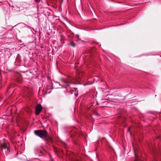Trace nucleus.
<instances>
[{
	"label": "nucleus",
	"mask_w": 161,
	"mask_h": 161,
	"mask_svg": "<svg viewBox=\"0 0 161 161\" xmlns=\"http://www.w3.org/2000/svg\"><path fill=\"white\" fill-rule=\"evenodd\" d=\"M34 132L36 136L45 139L47 137V133L45 130H35Z\"/></svg>",
	"instance_id": "obj_1"
},
{
	"label": "nucleus",
	"mask_w": 161,
	"mask_h": 161,
	"mask_svg": "<svg viewBox=\"0 0 161 161\" xmlns=\"http://www.w3.org/2000/svg\"><path fill=\"white\" fill-rule=\"evenodd\" d=\"M72 79L70 77L66 78L61 77L59 79V81L61 83H63L67 87L69 86L70 84L72 83Z\"/></svg>",
	"instance_id": "obj_2"
},
{
	"label": "nucleus",
	"mask_w": 161,
	"mask_h": 161,
	"mask_svg": "<svg viewBox=\"0 0 161 161\" xmlns=\"http://www.w3.org/2000/svg\"><path fill=\"white\" fill-rule=\"evenodd\" d=\"M42 106L40 104L37 105L36 108L35 114L37 115H39L40 113L42 111Z\"/></svg>",
	"instance_id": "obj_3"
},
{
	"label": "nucleus",
	"mask_w": 161,
	"mask_h": 161,
	"mask_svg": "<svg viewBox=\"0 0 161 161\" xmlns=\"http://www.w3.org/2000/svg\"><path fill=\"white\" fill-rule=\"evenodd\" d=\"M1 147L2 150H9V147L5 144V142L1 145Z\"/></svg>",
	"instance_id": "obj_4"
},
{
	"label": "nucleus",
	"mask_w": 161,
	"mask_h": 161,
	"mask_svg": "<svg viewBox=\"0 0 161 161\" xmlns=\"http://www.w3.org/2000/svg\"><path fill=\"white\" fill-rule=\"evenodd\" d=\"M69 45L73 47H75V44L73 42H72L71 43L69 44Z\"/></svg>",
	"instance_id": "obj_5"
},
{
	"label": "nucleus",
	"mask_w": 161,
	"mask_h": 161,
	"mask_svg": "<svg viewBox=\"0 0 161 161\" xmlns=\"http://www.w3.org/2000/svg\"><path fill=\"white\" fill-rule=\"evenodd\" d=\"M14 86H15L14 85L12 84L10 85V86L9 87V88H10L11 87H14Z\"/></svg>",
	"instance_id": "obj_6"
},
{
	"label": "nucleus",
	"mask_w": 161,
	"mask_h": 161,
	"mask_svg": "<svg viewBox=\"0 0 161 161\" xmlns=\"http://www.w3.org/2000/svg\"><path fill=\"white\" fill-rule=\"evenodd\" d=\"M28 89L27 88H25V91H24L25 92V91H26V92H28Z\"/></svg>",
	"instance_id": "obj_7"
},
{
	"label": "nucleus",
	"mask_w": 161,
	"mask_h": 161,
	"mask_svg": "<svg viewBox=\"0 0 161 161\" xmlns=\"http://www.w3.org/2000/svg\"><path fill=\"white\" fill-rule=\"evenodd\" d=\"M74 161H80V160L78 159H74Z\"/></svg>",
	"instance_id": "obj_8"
},
{
	"label": "nucleus",
	"mask_w": 161,
	"mask_h": 161,
	"mask_svg": "<svg viewBox=\"0 0 161 161\" xmlns=\"http://www.w3.org/2000/svg\"><path fill=\"white\" fill-rule=\"evenodd\" d=\"M35 2H37L38 3H39L40 2V1H41V0H35Z\"/></svg>",
	"instance_id": "obj_9"
},
{
	"label": "nucleus",
	"mask_w": 161,
	"mask_h": 161,
	"mask_svg": "<svg viewBox=\"0 0 161 161\" xmlns=\"http://www.w3.org/2000/svg\"><path fill=\"white\" fill-rule=\"evenodd\" d=\"M148 146H149L150 147V146H152V144L151 143V144H150V143H149L148 144Z\"/></svg>",
	"instance_id": "obj_10"
},
{
	"label": "nucleus",
	"mask_w": 161,
	"mask_h": 161,
	"mask_svg": "<svg viewBox=\"0 0 161 161\" xmlns=\"http://www.w3.org/2000/svg\"><path fill=\"white\" fill-rule=\"evenodd\" d=\"M128 130L129 131V132H130V134H131V132H130V129H129V128H128Z\"/></svg>",
	"instance_id": "obj_11"
},
{
	"label": "nucleus",
	"mask_w": 161,
	"mask_h": 161,
	"mask_svg": "<svg viewBox=\"0 0 161 161\" xmlns=\"http://www.w3.org/2000/svg\"><path fill=\"white\" fill-rule=\"evenodd\" d=\"M134 154L135 155V158H136V153H135V152H134Z\"/></svg>",
	"instance_id": "obj_12"
},
{
	"label": "nucleus",
	"mask_w": 161,
	"mask_h": 161,
	"mask_svg": "<svg viewBox=\"0 0 161 161\" xmlns=\"http://www.w3.org/2000/svg\"><path fill=\"white\" fill-rule=\"evenodd\" d=\"M76 36H77V37H78V38H79V35H76Z\"/></svg>",
	"instance_id": "obj_13"
},
{
	"label": "nucleus",
	"mask_w": 161,
	"mask_h": 161,
	"mask_svg": "<svg viewBox=\"0 0 161 161\" xmlns=\"http://www.w3.org/2000/svg\"><path fill=\"white\" fill-rule=\"evenodd\" d=\"M64 146H65V145H66V143H64Z\"/></svg>",
	"instance_id": "obj_14"
},
{
	"label": "nucleus",
	"mask_w": 161,
	"mask_h": 161,
	"mask_svg": "<svg viewBox=\"0 0 161 161\" xmlns=\"http://www.w3.org/2000/svg\"><path fill=\"white\" fill-rule=\"evenodd\" d=\"M78 95V94H77L76 95H75V96L77 97V96Z\"/></svg>",
	"instance_id": "obj_15"
},
{
	"label": "nucleus",
	"mask_w": 161,
	"mask_h": 161,
	"mask_svg": "<svg viewBox=\"0 0 161 161\" xmlns=\"http://www.w3.org/2000/svg\"><path fill=\"white\" fill-rule=\"evenodd\" d=\"M77 88H75V91H76L77 90Z\"/></svg>",
	"instance_id": "obj_16"
},
{
	"label": "nucleus",
	"mask_w": 161,
	"mask_h": 161,
	"mask_svg": "<svg viewBox=\"0 0 161 161\" xmlns=\"http://www.w3.org/2000/svg\"><path fill=\"white\" fill-rule=\"evenodd\" d=\"M78 78H79V79H78V81H79V80H80V79H80V78L79 77Z\"/></svg>",
	"instance_id": "obj_17"
},
{
	"label": "nucleus",
	"mask_w": 161,
	"mask_h": 161,
	"mask_svg": "<svg viewBox=\"0 0 161 161\" xmlns=\"http://www.w3.org/2000/svg\"><path fill=\"white\" fill-rule=\"evenodd\" d=\"M50 140H52V139H51V138H50Z\"/></svg>",
	"instance_id": "obj_18"
}]
</instances>
